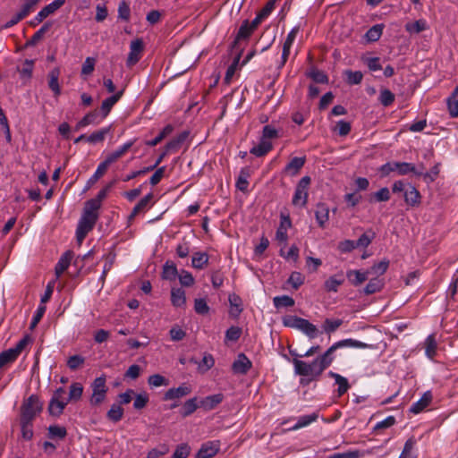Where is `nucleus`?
Wrapping results in <instances>:
<instances>
[{"instance_id": "1", "label": "nucleus", "mask_w": 458, "mask_h": 458, "mask_svg": "<svg viewBox=\"0 0 458 458\" xmlns=\"http://www.w3.org/2000/svg\"><path fill=\"white\" fill-rule=\"evenodd\" d=\"M368 344L352 338L344 339L333 344L323 354L318 356L311 362L300 359H293V364L296 375L309 377L301 379V385H308L310 381L318 380L322 373L335 360L334 352L340 348H367Z\"/></svg>"}, {"instance_id": "2", "label": "nucleus", "mask_w": 458, "mask_h": 458, "mask_svg": "<svg viewBox=\"0 0 458 458\" xmlns=\"http://www.w3.org/2000/svg\"><path fill=\"white\" fill-rule=\"evenodd\" d=\"M283 325L286 327L300 330L310 339H314L318 335V327L309 320L295 315H286L282 318Z\"/></svg>"}, {"instance_id": "3", "label": "nucleus", "mask_w": 458, "mask_h": 458, "mask_svg": "<svg viewBox=\"0 0 458 458\" xmlns=\"http://www.w3.org/2000/svg\"><path fill=\"white\" fill-rule=\"evenodd\" d=\"M283 325L286 327L300 330L310 339H314L318 335V327L309 320L295 315H286L282 318Z\"/></svg>"}, {"instance_id": "4", "label": "nucleus", "mask_w": 458, "mask_h": 458, "mask_svg": "<svg viewBox=\"0 0 458 458\" xmlns=\"http://www.w3.org/2000/svg\"><path fill=\"white\" fill-rule=\"evenodd\" d=\"M423 169H425L423 165L416 167L413 164L408 162H387L380 166L379 172L383 176H387L392 172H396L398 175H407L409 174L419 175L422 174Z\"/></svg>"}, {"instance_id": "5", "label": "nucleus", "mask_w": 458, "mask_h": 458, "mask_svg": "<svg viewBox=\"0 0 458 458\" xmlns=\"http://www.w3.org/2000/svg\"><path fill=\"white\" fill-rule=\"evenodd\" d=\"M42 403L36 394H31L27 398L21 407V417L25 420H34L37 414L42 410Z\"/></svg>"}, {"instance_id": "6", "label": "nucleus", "mask_w": 458, "mask_h": 458, "mask_svg": "<svg viewBox=\"0 0 458 458\" xmlns=\"http://www.w3.org/2000/svg\"><path fill=\"white\" fill-rule=\"evenodd\" d=\"M98 219V215L82 213L76 229V239L79 243H81L87 234L94 228Z\"/></svg>"}, {"instance_id": "7", "label": "nucleus", "mask_w": 458, "mask_h": 458, "mask_svg": "<svg viewBox=\"0 0 458 458\" xmlns=\"http://www.w3.org/2000/svg\"><path fill=\"white\" fill-rule=\"evenodd\" d=\"M92 394L90 397V404L93 406L99 405L102 403L107 393L106 379L105 376H100L94 379L91 383Z\"/></svg>"}, {"instance_id": "8", "label": "nucleus", "mask_w": 458, "mask_h": 458, "mask_svg": "<svg viewBox=\"0 0 458 458\" xmlns=\"http://www.w3.org/2000/svg\"><path fill=\"white\" fill-rule=\"evenodd\" d=\"M310 184V177H302L294 191L292 203L295 207L304 208L307 205L309 198V187Z\"/></svg>"}, {"instance_id": "9", "label": "nucleus", "mask_w": 458, "mask_h": 458, "mask_svg": "<svg viewBox=\"0 0 458 458\" xmlns=\"http://www.w3.org/2000/svg\"><path fill=\"white\" fill-rule=\"evenodd\" d=\"M66 0H54L44 8H42L34 19L30 21L31 26H36L42 22L47 17L54 13L59 8H61Z\"/></svg>"}, {"instance_id": "10", "label": "nucleus", "mask_w": 458, "mask_h": 458, "mask_svg": "<svg viewBox=\"0 0 458 458\" xmlns=\"http://www.w3.org/2000/svg\"><path fill=\"white\" fill-rule=\"evenodd\" d=\"M292 227V221L289 215H280V224L276 232V240L285 247L288 241V229Z\"/></svg>"}, {"instance_id": "11", "label": "nucleus", "mask_w": 458, "mask_h": 458, "mask_svg": "<svg viewBox=\"0 0 458 458\" xmlns=\"http://www.w3.org/2000/svg\"><path fill=\"white\" fill-rule=\"evenodd\" d=\"M300 31V27L295 26L293 27L291 31L288 33L284 45H283V51H282V56H281V63L279 64V68H282L285 63L287 62V59L290 55L291 47L296 38L297 34Z\"/></svg>"}, {"instance_id": "12", "label": "nucleus", "mask_w": 458, "mask_h": 458, "mask_svg": "<svg viewBox=\"0 0 458 458\" xmlns=\"http://www.w3.org/2000/svg\"><path fill=\"white\" fill-rule=\"evenodd\" d=\"M143 41L141 38L134 39L130 45V53L127 58V65L131 66L137 64L141 58V53L143 51Z\"/></svg>"}, {"instance_id": "13", "label": "nucleus", "mask_w": 458, "mask_h": 458, "mask_svg": "<svg viewBox=\"0 0 458 458\" xmlns=\"http://www.w3.org/2000/svg\"><path fill=\"white\" fill-rule=\"evenodd\" d=\"M192 391L191 386L187 384L183 383L178 387H173L168 389L165 394H164V400L165 401H171V400H177L181 399L188 394H190Z\"/></svg>"}, {"instance_id": "14", "label": "nucleus", "mask_w": 458, "mask_h": 458, "mask_svg": "<svg viewBox=\"0 0 458 458\" xmlns=\"http://www.w3.org/2000/svg\"><path fill=\"white\" fill-rule=\"evenodd\" d=\"M219 448V441H208L202 444L196 454V458H212L218 453Z\"/></svg>"}, {"instance_id": "15", "label": "nucleus", "mask_w": 458, "mask_h": 458, "mask_svg": "<svg viewBox=\"0 0 458 458\" xmlns=\"http://www.w3.org/2000/svg\"><path fill=\"white\" fill-rule=\"evenodd\" d=\"M252 363L250 360L244 354L240 353L232 365V369L235 374L245 375L250 369Z\"/></svg>"}, {"instance_id": "16", "label": "nucleus", "mask_w": 458, "mask_h": 458, "mask_svg": "<svg viewBox=\"0 0 458 458\" xmlns=\"http://www.w3.org/2000/svg\"><path fill=\"white\" fill-rule=\"evenodd\" d=\"M329 208L326 203H318L315 208V218L318 226L324 229L329 221Z\"/></svg>"}, {"instance_id": "17", "label": "nucleus", "mask_w": 458, "mask_h": 458, "mask_svg": "<svg viewBox=\"0 0 458 458\" xmlns=\"http://www.w3.org/2000/svg\"><path fill=\"white\" fill-rule=\"evenodd\" d=\"M306 162L305 157H295L285 165L283 173L289 176H296Z\"/></svg>"}, {"instance_id": "18", "label": "nucleus", "mask_w": 458, "mask_h": 458, "mask_svg": "<svg viewBox=\"0 0 458 458\" xmlns=\"http://www.w3.org/2000/svg\"><path fill=\"white\" fill-rule=\"evenodd\" d=\"M135 140L125 142L117 149L108 154L104 161L107 164V165L110 166L113 163H114L121 157H123L133 146Z\"/></svg>"}, {"instance_id": "19", "label": "nucleus", "mask_w": 458, "mask_h": 458, "mask_svg": "<svg viewBox=\"0 0 458 458\" xmlns=\"http://www.w3.org/2000/svg\"><path fill=\"white\" fill-rule=\"evenodd\" d=\"M433 395L430 391L425 392L422 396L411 404L410 408V411L413 414H418L424 411L432 402Z\"/></svg>"}, {"instance_id": "20", "label": "nucleus", "mask_w": 458, "mask_h": 458, "mask_svg": "<svg viewBox=\"0 0 458 458\" xmlns=\"http://www.w3.org/2000/svg\"><path fill=\"white\" fill-rule=\"evenodd\" d=\"M60 74L61 70L59 67L52 69L48 73V87L55 98L59 97L61 94V87L58 81Z\"/></svg>"}, {"instance_id": "21", "label": "nucleus", "mask_w": 458, "mask_h": 458, "mask_svg": "<svg viewBox=\"0 0 458 458\" xmlns=\"http://www.w3.org/2000/svg\"><path fill=\"white\" fill-rule=\"evenodd\" d=\"M124 92V89L117 91L111 97L106 98L101 104L100 111L103 114V117H106L110 113L112 107L119 101V99L123 97Z\"/></svg>"}, {"instance_id": "22", "label": "nucleus", "mask_w": 458, "mask_h": 458, "mask_svg": "<svg viewBox=\"0 0 458 458\" xmlns=\"http://www.w3.org/2000/svg\"><path fill=\"white\" fill-rule=\"evenodd\" d=\"M344 282V277L343 273L333 275L324 282V289L327 293H336L339 286H341Z\"/></svg>"}, {"instance_id": "23", "label": "nucleus", "mask_w": 458, "mask_h": 458, "mask_svg": "<svg viewBox=\"0 0 458 458\" xmlns=\"http://www.w3.org/2000/svg\"><path fill=\"white\" fill-rule=\"evenodd\" d=\"M327 376L331 378H334L335 379V385H337V395L338 396H342L344 395L345 393H347V391L349 390V388L351 387L349 382H348V379L344 377H343L342 375L338 374V373H335L334 371H329L327 373Z\"/></svg>"}, {"instance_id": "24", "label": "nucleus", "mask_w": 458, "mask_h": 458, "mask_svg": "<svg viewBox=\"0 0 458 458\" xmlns=\"http://www.w3.org/2000/svg\"><path fill=\"white\" fill-rule=\"evenodd\" d=\"M72 258L73 253L71 250L65 251L61 256L55 267V272L57 278L69 267Z\"/></svg>"}, {"instance_id": "25", "label": "nucleus", "mask_w": 458, "mask_h": 458, "mask_svg": "<svg viewBox=\"0 0 458 458\" xmlns=\"http://www.w3.org/2000/svg\"><path fill=\"white\" fill-rule=\"evenodd\" d=\"M67 404L68 401L66 399H58L55 397H51L48 404V411L50 415L59 417L63 413Z\"/></svg>"}, {"instance_id": "26", "label": "nucleus", "mask_w": 458, "mask_h": 458, "mask_svg": "<svg viewBox=\"0 0 458 458\" xmlns=\"http://www.w3.org/2000/svg\"><path fill=\"white\" fill-rule=\"evenodd\" d=\"M369 271L365 270H349L346 273L347 278L350 280L351 284L354 286H358L361 284L363 282L369 279Z\"/></svg>"}, {"instance_id": "27", "label": "nucleus", "mask_w": 458, "mask_h": 458, "mask_svg": "<svg viewBox=\"0 0 458 458\" xmlns=\"http://www.w3.org/2000/svg\"><path fill=\"white\" fill-rule=\"evenodd\" d=\"M385 286V280L382 277L375 276L369 279V283L365 286L363 293L366 295L374 294L379 293Z\"/></svg>"}, {"instance_id": "28", "label": "nucleus", "mask_w": 458, "mask_h": 458, "mask_svg": "<svg viewBox=\"0 0 458 458\" xmlns=\"http://www.w3.org/2000/svg\"><path fill=\"white\" fill-rule=\"evenodd\" d=\"M223 400L224 395L222 394L208 395L200 400L199 406L206 411H211L215 409L219 403H221Z\"/></svg>"}, {"instance_id": "29", "label": "nucleus", "mask_w": 458, "mask_h": 458, "mask_svg": "<svg viewBox=\"0 0 458 458\" xmlns=\"http://www.w3.org/2000/svg\"><path fill=\"white\" fill-rule=\"evenodd\" d=\"M189 135L188 131H182L171 140H169L164 149L168 152V154L172 152H176L182 146V144L186 140L187 137Z\"/></svg>"}, {"instance_id": "30", "label": "nucleus", "mask_w": 458, "mask_h": 458, "mask_svg": "<svg viewBox=\"0 0 458 458\" xmlns=\"http://www.w3.org/2000/svg\"><path fill=\"white\" fill-rule=\"evenodd\" d=\"M250 174L251 173L249 167H243L241 169L235 183V186L239 191L242 192L248 191L249 178L250 177Z\"/></svg>"}, {"instance_id": "31", "label": "nucleus", "mask_w": 458, "mask_h": 458, "mask_svg": "<svg viewBox=\"0 0 458 458\" xmlns=\"http://www.w3.org/2000/svg\"><path fill=\"white\" fill-rule=\"evenodd\" d=\"M273 148V144L271 141H265L260 139L258 145L252 147L250 149V153L256 157H264Z\"/></svg>"}, {"instance_id": "32", "label": "nucleus", "mask_w": 458, "mask_h": 458, "mask_svg": "<svg viewBox=\"0 0 458 458\" xmlns=\"http://www.w3.org/2000/svg\"><path fill=\"white\" fill-rule=\"evenodd\" d=\"M171 302L176 308L183 307L186 303L185 291L182 288H172Z\"/></svg>"}, {"instance_id": "33", "label": "nucleus", "mask_w": 458, "mask_h": 458, "mask_svg": "<svg viewBox=\"0 0 458 458\" xmlns=\"http://www.w3.org/2000/svg\"><path fill=\"white\" fill-rule=\"evenodd\" d=\"M404 201L409 206H418L420 203V194L419 191L415 187L410 186V188L404 191Z\"/></svg>"}, {"instance_id": "34", "label": "nucleus", "mask_w": 458, "mask_h": 458, "mask_svg": "<svg viewBox=\"0 0 458 458\" xmlns=\"http://www.w3.org/2000/svg\"><path fill=\"white\" fill-rule=\"evenodd\" d=\"M254 30H255L251 28L250 21L248 20H244L238 30L234 43L249 38Z\"/></svg>"}, {"instance_id": "35", "label": "nucleus", "mask_w": 458, "mask_h": 458, "mask_svg": "<svg viewBox=\"0 0 458 458\" xmlns=\"http://www.w3.org/2000/svg\"><path fill=\"white\" fill-rule=\"evenodd\" d=\"M424 346H425V354H426V356L428 359L433 360L434 357L437 354V340H436L435 335L433 334L429 335L425 339Z\"/></svg>"}, {"instance_id": "36", "label": "nucleus", "mask_w": 458, "mask_h": 458, "mask_svg": "<svg viewBox=\"0 0 458 458\" xmlns=\"http://www.w3.org/2000/svg\"><path fill=\"white\" fill-rule=\"evenodd\" d=\"M21 437L26 440H31L33 437V420L20 418Z\"/></svg>"}, {"instance_id": "37", "label": "nucleus", "mask_w": 458, "mask_h": 458, "mask_svg": "<svg viewBox=\"0 0 458 458\" xmlns=\"http://www.w3.org/2000/svg\"><path fill=\"white\" fill-rule=\"evenodd\" d=\"M178 276V270L175 264L172 261H166L163 267L162 278L168 281H174Z\"/></svg>"}, {"instance_id": "38", "label": "nucleus", "mask_w": 458, "mask_h": 458, "mask_svg": "<svg viewBox=\"0 0 458 458\" xmlns=\"http://www.w3.org/2000/svg\"><path fill=\"white\" fill-rule=\"evenodd\" d=\"M208 255L206 252H195L191 258V266L197 269H203L208 265Z\"/></svg>"}, {"instance_id": "39", "label": "nucleus", "mask_w": 458, "mask_h": 458, "mask_svg": "<svg viewBox=\"0 0 458 458\" xmlns=\"http://www.w3.org/2000/svg\"><path fill=\"white\" fill-rule=\"evenodd\" d=\"M174 126L172 124L165 125L163 130L152 140H148L146 145L149 147H155L159 144L164 139L172 134L174 131Z\"/></svg>"}, {"instance_id": "40", "label": "nucleus", "mask_w": 458, "mask_h": 458, "mask_svg": "<svg viewBox=\"0 0 458 458\" xmlns=\"http://www.w3.org/2000/svg\"><path fill=\"white\" fill-rule=\"evenodd\" d=\"M191 361H194V363H198L199 370L201 373H205L208 370H209L215 364V359L212 354L210 353H205L202 360L198 362L195 359H191Z\"/></svg>"}, {"instance_id": "41", "label": "nucleus", "mask_w": 458, "mask_h": 458, "mask_svg": "<svg viewBox=\"0 0 458 458\" xmlns=\"http://www.w3.org/2000/svg\"><path fill=\"white\" fill-rule=\"evenodd\" d=\"M441 164H435L428 172L424 173V169L422 170V174H419L418 176H422L423 180L427 183H432L437 180L440 173Z\"/></svg>"}, {"instance_id": "42", "label": "nucleus", "mask_w": 458, "mask_h": 458, "mask_svg": "<svg viewBox=\"0 0 458 458\" xmlns=\"http://www.w3.org/2000/svg\"><path fill=\"white\" fill-rule=\"evenodd\" d=\"M447 106L452 117H458V86L447 99Z\"/></svg>"}, {"instance_id": "43", "label": "nucleus", "mask_w": 458, "mask_h": 458, "mask_svg": "<svg viewBox=\"0 0 458 458\" xmlns=\"http://www.w3.org/2000/svg\"><path fill=\"white\" fill-rule=\"evenodd\" d=\"M384 30L383 24H376L372 26L365 34V38L369 42H376L382 36Z\"/></svg>"}, {"instance_id": "44", "label": "nucleus", "mask_w": 458, "mask_h": 458, "mask_svg": "<svg viewBox=\"0 0 458 458\" xmlns=\"http://www.w3.org/2000/svg\"><path fill=\"white\" fill-rule=\"evenodd\" d=\"M83 393V386L81 383L75 382L70 386L69 396L67 397V401L69 402H77L81 398Z\"/></svg>"}, {"instance_id": "45", "label": "nucleus", "mask_w": 458, "mask_h": 458, "mask_svg": "<svg viewBox=\"0 0 458 458\" xmlns=\"http://www.w3.org/2000/svg\"><path fill=\"white\" fill-rule=\"evenodd\" d=\"M389 267V260L383 259L377 263L373 264L368 271H369V275H376L379 276L384 275Z\"/></svg>"}, {"instance_id": "46", "label": "nucleus", "mask_w": 458, "mask_h": 458, "mask_svg": "<svg viewBox=\"0 0 458 458\" xmlns=\"http://www.w3.org/2000/svg\"><path fill=\"white\" fill-rule=\"evenodd\" d=\"M123 416V409L120 404L114 403L106 413V417L113 422H118Z\"/></svg>"}, {"instance_id": "47", "label": "nucleus", "mask_w": 458, "mask_h": 458, "mask_svg": "<svg viewBox=\"0 0 458 458\" xmlns=\"http://www.w3.org/2000/svg\"><path fill=\"white\" fill-rule=\"evenodd\" d=\"M428 25L425 20H418L414 22H408L405 24V30L411 34H418L425 30H427Z\"/></svg>"}, {"instance_id": "48", "label": "nucleus", "mask_w": 458, "mask_h": 458, "mask_svg": "<svg viewBox=\"0 0 458 458\" xmlns=\"http://www.w3.org/2000/svg\"><path fill=\"white\" fill-rule=\"evenodd\" d=\"M318 418L317 413H311L303 415L298 418L296 424L293 427V429L296 430L304 427L309 426L312 422L316 421Z\"/></svg>"}, {"instance_id": "49", "label": "nucleus", "mask_w": 458, "mask_h": 458, "mask_svg": "<svg viewBox=\"0 0 458 458\" xmlns=\"http://www.w3.org/2000/svg\"><path fill=\"white\" fill-rule=\"evenodd\" d=\"M274 306L276 309L293 307L295 303L294 300L288 295L276 296L273 299Z\"/></svg>"}, {"instance_id": "50", "label": "nucleus", "mask_w": 458, "mask_h": 458, "mask_svg": "<svg viewBox=\"0 0 458 458\" xmlns=\"http://www.w3.org/2000/svg\"><path fill=\"white\" fill-rule=\"evenodd\" d=\"M416 444L417 441L413 437L407 439L399 458H416V455L412 453Z\"/></svg>"}, {"instance_id": "51", "label": "nucleus", "mask_w": 458, "mask_h": 458, "mask_svg": "<svg viewBox=\"0 0 458 458\" xmlns=\"http://www.w3.org/2000/svg\"><path fill=\"white\" fill-rule=\"evenodd\" d=\"M391 194L390 191L386 187L381 188L379 191L371 194L369 198L370 202H385L390 199Z\"/></svg>"}, {"instance_id": "52", "label": "nucleus", "mask_w": 458, "mask_h": 458, "mask_svg": "<svg viewBox=\"0 0 458 458\" xmlns=\"http://www.w3.org/2000/svg\"><path fill=\"white\" fill-rule=\"evenodd\" d=\"M344 75L346 82L350 85L360 84L363 79V74L360 71L346 70L344 71Z\"/></svg>"}, {"instance_id": "53", "label": "nucleus", "mask_w": 458, "mask_h": 458, "mask_svg": "<svg viewBox=\"0 0 458 458\" xmlns=\"http://www.w3.org/2000/svg\"><path fill=\"white\" fill-rule=\"evenodd\" d=\"M343 324V320L336 318V319H330L327 318L323 323V330L325 333L330 335L336 331Z\"/></svg>"}, {"instance_id": "54", "label": "nucleus", "mask_w": 458, "mask_h": 458, "mask_svg": "<svg viewBox=\"0 0 458 458\" xmlns=\"http://www.w3.org/2000/svg\"><path fill=\"white\" fill-rule=\"evenodd\" d=\"M198 407L199 405L197 403V398H191L183 403L181 414L182 417H188L192 414L198 409Z\"/></svg>"}, {"instance_id": "55", "label": "nucleus", "mask_w": 458, "mask_h": 458, "mask_svg": "<svg viewBox=\"0 0 458 458\" xmlns=\"http://www.w3.org/2000/svg\"><path fill=\"white\" fill-rule=\"evenodd\" d=\"M109 131L110 127L102 128L101 130L97 131L87 137V141L93 144L102 142Z\"/></svg>"}, {"instance_id": "56", "label": "nucleus", "mask_w": 458, "mask_h": 458, "mask_svg": "<svg viewBox=\"0 0 458 458\" xmlns=\"http://www.w3.org/2000/svg\"><path fill=\"white\" fill-rule=\"evenodd\" d=\"M34 68V61L26 59L23 64V67L19 71L20 76L22 80H30Z\"/></svg>"}, {"instance_id": "57", "label": "nucleus", "mask_w": 458, "mask_h": 458, "mask_svg": "<svg viewBox=\"0 0 458 458\" xmlns=\"http://www.w3.org/2000/svg\"><path fill=\"white\" fill-rule=\"evenodd\" d=\"M17 357L14 355V352L10 349L4 351L0 353V369L15 361Z\"/></svg>"}, {"instance_id": "58", "label": "nucleus", "mask_w": 458, "mask_h": 458, "mask_svg": "<svg viewBox=\"0 0 458 458\" xmlns=\"http://www.w3.org/2000/svg\"><path fill=\"white\" fill-rule=\"evenodd\" d=\"M279 131L271 125H265L262 130L261 140L270 141V140L277 139Z\"/></svg>"}, {"instance_id": "59", "label": "nucleus", "mask_w": 458, "mask_h": 458, "mask_svg": "<svg viewBox=\"0 0 458 458\" xmlns=\"http://www.w3.org/2000/svg\"><path fill=\"white\" fill-rule=\"evenodd\" d=\"M209 306L206 299L197 298L194 300V310L199 315H207L209 312Z\"/></svg>"}, {"instance_id": "60", "label": "nucleus", "mask_w": 458, "mask_h": 458, "mask_svg": "<svg viewBox=\"0 0 458 458\" xmlns=\"http://www.w3.org/2000/svg\"><path fill=\"white\" fill-rule=\"evenodd\" d=\"M148 383L150 386L158 387L167 386L169 384V380L160 374H154L148 377Z\"/></svg>"}, {"instance_id": "61", "label": "nucleus", "mask_w": 458, "mask_h": 458, "mask_svg": "<svg viewBox=\"0 0 458 458\" xmlns=\"http://www.w3.org/2000/svg\"><path fill=\"white\" fill-rule=\"evenodd\" d=\"M151 198H152V194H150V193L146 195L145 197H143L139 201V203L133 208L130 217L132 218V217L136 216L140 212L143 211L147 208Z\"/></svg>"}, {"instance_id": "62", "label": "nucleus", "mask_w": 458, "mask_h": 458, "mask_svg": "<svg viewBox=\"0 0 458 458\" xmlns=\"http://www.w3.org/2000/svg\"><path fill=\"white\" fill-rule=\"evenodd\" d=\"M242 335V328L232 326L225 332V342H236Z\"/></svg>"}, {"instance_id": "63", "label": "nucleus", "mask_w": 458, "mask_h": 458, "mask_svg": "<svg viewBox=\"0 0 458 458\" xmlns=\"http://www.w3.org/2000/svg\"><path fill=\"white\" fill-rule=\"evenodd\" d=\"M378 99L384 106H389L394 101V95L389 89H384L380 91Z\"/></svg>"}, {"instance_id": "64", "label": "nucleus", "mask_w": 458, "mask_h": 458, "mask_svg": "<svg viewBox=\"0 0 458 458\" xmlns=\"http://www.w3.org/2000/svg\"><path fill=\"white\" fill-rule=\"evenodd\" d=\"M362 455L360 450H349L344 453L332 454L327 458H360Z\"/></svg>"}]
</instances>
